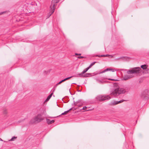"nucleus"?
<instances>
[{"instance_id":"24","label":"nucleus","mask_w":149,"mask_h":149,"mask_svg":"<svg viewBox=\"0 0 149 149\" xmlns=\"http://www.w3.org/2000/svg\"><path fill=\"white\" fill-rule=\"evenodd\" d=\"M68 113V111H65L63 113H62V114H61V115H66Z\"/></svg>"},{"instance_id":"34","label":"nucleus","mask_w":149,"mask_h":149,"mask_svg":"<svg viewBox=\"0 0 149 149\" xmlns=\"http://www.w3.org/2000/svg\"><path fill=\"white\" fill-rule=\"evenodd\" d=\"M73 107L71 108L69 110H68V112L70 111L71 110H72L73 109Z\"/></svg>"},{"instance_id":"28","label":"nucleus","mask_w":149,"mask_h":149,"mask_svg":"<svg viewBox=\"0 0 149 149\" xmlns=\"http://www.w3.org/2000/svg\"><path fill=\"white\" fill-rule=\"evenodd\" d=\"M92 74V73H86L85 75H84V76H88V77L89 76V75H91Z\"/></svg>"},{"instance_id":"4","label":"nucleus","mask_w":149,"mask_h":149,"mask_svg":"<svg viewBox=\"0 0 149 149\" xmlns=\"http://www.w3.org/2000/svg\"><path fill=\"white\" fill-rule=\"evenodd\" d=\"M141 98L144 100H147L149 98V91L146 89L141 93Z\"/></svg>"},{"instance_id":"15","label":"nucleus","mask_w":149,"mask_h":149,"mask_svg":"<svg viewBox=\"0 0 149 149\" xmlns=\"http://www.w3.org/2000/svg\"><path fill=\"white\" fill-rule=\"evenodd\" d=\"M53 95V93H51L49 95L48 97H47V99H46L45 101V102H47L50 99L51 97H52V95Z\"/></svg>"},{"instance_id":"22","label":"nucleus","mask_w":149,"mask_h":149,"mask_svg":"<svg viewBox=\"0 0 149 149\" xmlns=\"http://www.w3.org/2000/svg\"><path fill=\"white\" fill-rule=\"evenodd\" d=\"M17 138V137L14 136L12 138L9 140V141H14L15 139H16Z\"/></svg>"},{"instance_id":"45","label":"nucleus","mask_w":149,"mask_h":149,"mask_svg":"<svg viewBox=\"0 0 149 149\" xmlns=\"http://www.w3.org/2000/svg\"><path fill=\"white\" fill-rule=\"evenodd\" d=\"M79 91V92H81V90H79V91Z\"/></svg>"},{"instance_id":"11","label":"nucleus","mask_w":149,"mask_h":149,"mask_svg":"<svg viewBox=\"0 0 149 149\" xmlns=\"http://www.w3.org/2000/svg\"><path fill=\"white\" fill-rule=\"evenodd\" d=\"M84 74L82 73V72L81 73H79L78 74H77L76 76H73V77H88V76H84V75H83Z\"/></svg>"},{"instance_id":"36","label":"nucleus","mask_w":149,"mask_h":149,"mask_svg":"<svg viewBox=\"0 0 149 149\" xmlns=\"http://www.w3.org/2000/svg\"><path fill=\"white\" fill-rule=\"evenodd\" d=\"M92 66L91 65V64L87 68H88V69H89L90 68H91Z\"/></svg>"},{"instance_id":"23","label":"nucleus","mask_w":149,"mask_h":149,"mask_svg":"<svg viewBox=\"0 0 149 149\" xmlns=\"http://www.w3.org/2000/svg\"><path fill=\"white\" fill-rule=\"evenodd\" d=\"M7 112L6 109H5L3 111V114L5 115V116H6V114H7Z\"/></svg>"},{"instance_id":"2","label":"nucleus","mask_w":149,"mask_h":149,"mask_svg":"<svg viewBox=\"0 0 149 149\" xmlns=\"http://www.w3.org/2000/svg\"><path fill=\"white\" fill-rule=\"evenodd\" d=\"M141 70V68L139 67H135L128 70L127 73L128 74H139Z\"/></svg>"},{"instance_id":"25","label":"nucleus","mask_w":149,"mask_h":149,"mask_svg":"<svg viewBox=\"0 0 149 149\" xmlns=\"http://www.w3.org/2000/svg\"><path fill=\"white\" fill-rule=\"evenodd\" d=\"M72 106L74 105L77 106V103L74 101H73V103L72 104Z\"/></svg>"},{"instance_id":"41","label":"nucleus","mask_w":149,"mask_h":149,"mask_svg":"<svg viewBox=\"0 0 149 149\" xmlns=\"http://www.w3.org/2000/svg\"><path fill=\"white\" fill-rule=\"evenodd\" d=\"M53 92L52 93H53L55 91L56 89L53 88Z\"/></svg>"},{"instance_id":"39","label":"nucleus","mask_w":149,"mask_h":149,"mask_svg":"<svg viewBox=\"0 0 149 149\" xmlns=\"http://www.w3.org/2000/svg\"><path fill=\"white\" fill-rule=\"evenodd\" d=\"M81 55V54L75 53L76 55Z\"/></svg>"},{"instance_id":"40","label":"nucleus","mask_w":149,"mask_h":149,"mask_svg":"<svg viewBox=\"0 0 149 149\" xmlns=\"http://www.w3.org/2000/svg\"><path fill=\"white\" fill-rule=\"evenodd\" d=\"M120 60V57L118 58H117L116 59V60Z\"/></svg>"},{"instance_id":"1","label":"nucleus","mask_w":149,"mask_h":149,"mask_svg":"<svg viewBox=\"0 0 149 149\" xmlns=\"http://www.w3.org/2000/svg\"><path fill=\"white\" fill-rule=\"evenodd\" d=\"M126 88V89L128 91L129 90V89L127 88H125V89L121 88L113 89L111 91L110 95L112 97L118 98V96H120L121 94H123L125 93L126 92L125 90Z\"/></svg>"},{"instance_id":"6","label":"nucleus","mask_w":149,"mask_h":149,"mask_svg":"<svg viewBox=\"0 0 149 149\" xmlns=\"http://www.w3.org/2000/svg\"><path fill=\"white\" fill-rule=\"evenodd\" d=\"M125 101V100H122L118 101L113 100L111 101L109 104L111 106H113L121 103Z\"/></svg>"},{"instance_id":"42","label":"nucleus","mask_w":149,"mask_h":149,"mask_svg":"<svg viewBox=\"0 0 149 149\" xmlns=\"http://www.w3.org/2000/svg\"><path fill=\"white\" fill-rule=\"evenodd\" d=\"M111 69V71H112V72H114L115 70H114V69Z\"/></svg>"},{"instance_id":"16","label":"nucleus","mask_w":149,"mask_h":149,"mask_svg":"<svg viewBox=\"0 0 149 149\" xmlns=\"http://www.w3.org/2000/svg\"><path fill=\"white\" fill-rule=\"evenodd\" d=\"M51 8V10H52V12L51 13H49V14H48V17L47 18H49L50 17V16L52 15V14L54 13V11L55 10V8H52V7H50Z\"/></svg>"},{"instance_id":"38","label":"nucleus","mask_w":149,"mask_h":149,"mask_svg":"<svg viewBox=\"0 0 149 149\" xmlns=\"http://www.w3.org/2000/svg\"><path fill=\"white\" fill-rule=\"evenodd\" d=\"M58 85H57V84L55 85V86H54V87L53 88H56V87Z\"/></svg>"},{"instance_id":"17","label":"nucleus","mask_w":149,"mask_h":149,"mask_svg":"<svg viewBox=\"0 0 149 149\" xmlns=\"http://www.w3.org/2000/svg\"><path fill=\"white\" fill-rule=\"evenodd\" d=\"M148 66V65L146 64H144L142 65L141 66V68L143 70H146Z\"/></svg>"},{"instance_id":"32","label":"nucleus","mask_w":149,"mask_h":149,"mask_svg":"<svg viewBox=\"0 0 149 149\" xmlns=\"http://www.w3.org/2000/svg\"><path fill=\"white\" fill-rule=\"evenodd\" d=\"M109 80H112V81H117L118 80L117 79H109Z\"/></svg>"},{"instance_id":"27","label":"nucleus","mask_w":149,"mask_h":149,"mask_svg":"<svg viewBox=\"0 0 149 149\" xmlns=\"http://www.w3.org/2000/svg\"><path fill=\"white\" fill-rule=\"evenodd\" d=\"M7 12V11H3V12H1L0 13V15H2V14H3Z\"/></svg>"},{"instance_id":"46","label":"nucleus","mask_w":149,"mask_h":149,"mask_svg":"<svg viewBox=\"0 0 149 149\" xmlns=\"http://www.w3.org/2000/svg\"><path fill=\"white\" fill-rule=\"evenodd\" d=\"M72 84H75V83H73Z\"/></svg>"},{"instance_id":"31","label":"nucleus","mask_w":149,"mask_h":149,"mask_svg":"<svg viewBox=\"0 0 149 149\" xmlns=\"http://www.w3.org/2000/svg\"><path fill=\"white\" fill-rule=\"evenodd\" d=\"M97 63V62H94L91 63V65L93 66L95 63Z\"/></svg>"},{"instance_id":"26","label":"nucleus","mask_w":149,"mask_h":149,"mask_svg":"<svg viewBox=\"0 0 149 149\" xmlns=\"http://www.w3.org/2000/svg\"><path fill=\"white\" fill-rule=\"evenodd\" d=\"M50 72V70H47V71H45L44 72V73L45 74H47L49 73Z\"/></svg>"},{"instance_id":"37","label":"nucleus","mask_w":149,"mask_h":149,"mask_svg":"<svg viewBox=\"0 0 149 149\" xmlns=\"http://www.w3.org/2000/svg\"><path fill=\"white\" fill-rule=\"evenodd\" d=\"M92 66L91 65V64L87 68H88V69H89L90 68H91Z\"/></svg>"},{"instance_id":"5","label":"nucleus","mask_w":149,"mask_h":149,"mask_svg":"<svg viewBox=\"0 0 149 149\" xmlns=\"http://www.w3.org/2000/svg\"><path fill=\"white\" fill-rule=\"evenodd\" d=\"M111 98V97L109 95H99L96 97V99L100 101H102L106 100H109Z\"/></svg>"},{"instance_id":"20","label":"nucleus","mask_w":149,"mask_h":149,"mask_svg":"<svg viewBox=\"0 0 149 149\" xmlns=\"http://www.w3.org/2000/svg\"><path fill=\"white\" fill-rule=\"evenodd\" d=\"M96 80L97 82H98V83H100V84H102L104 82V81H103L102 80H100L98 79H96Z\"/></svg>"},{"instance_id":"50","label":"nucleus","mask_w":149,"mask_h":149,"mask_svg":"<svg viewBox=\"0 0 149 149\" xmlns=\"http://www.w3.org/2000/svg\"><path fill=\"white\" fill-rule=\"evenodd\" d=\"M74 98H73V99L74 100Z\"/></svg>"},{"instance_id":"43","label":"nucleus","mask_w":149,"mask_h":149,"mask_svg":"<svg viewBox=\"0 0 149 149\" xmlns=\"http://www.w3.org/2000/svg\"><path fill=\"white\" fill-rule=\"evenodd\" d=\"M0 141H3V140L0 138Z\"/></svg>"},{"instance_id":"33","label":"nucleus","mask_w":149,"mask_h":149,"mask_svg":"<svg viewBox=\"0 0 149 149\" xmlns=\"http://www.w3.org/2000/svg\"><path fill=\"white\" fill-rule=\"evenodd\" d=\"M84 58V57L83 56H78V58Z\"/></svg>"},{"instance_id":"9","label":"nucleus","mask_w":149,"mask_h":149,"mask_svg":"<svg viewBox=\"0 0 149 149\" xmlns=\"http://www.w3.org/2000/svg\"><path fill=\"white\" fill-rule=\"evenodd\" d=\"M134 77L132 75H125L123 77V80H126Z\"/></svg>"},{"instance_id":"48","label":"nucleus","mask_w":149,"mask_h":149,"mask_svg":"<svg viewBox=\"0 0 149 149\" xmlns=\"http://www.w3.org/2000/svg\"><path fill=\"white\" fill-rule=\"evenodd\" d=\"M87 110L86 111H88V110Z\"/></svg>"},{"instance_id":"12","label":"nucleus","mask_w":149,"mask_h":149,"mask_svg":"<svg viewBox=\"0 0 149 149\" xmlns=\"http://www.w3.org/2000/svg\"><path fill=\"white\" fill-rule=\"evenodd\" d=\"M96 56H97V57H105L109 56H111V58H113V56L111 55H109V54H106V55H96Z\"/></svg>"},{"instance_id":"3","label":"nucleus","mask_w":149,"mask_h":149,"mask_svg":"<svg viewBox=\"0 0 149 149\" xmlns=\"http://www.w3.org/2000/svg\"><path fill=\"white\" fill-rule=\"evenodd\" d=\"M43 119L42 116L41 114H38L34 118H32L30 121V123L33 124L36 122L38 123Z\"/></svg>"},{"instance_id":"14","label":"nucleus","mask_w":149,"mask_h":149,"mask_svg":"<svg viewBox=\"0 0 149 149\" xmlns=\"http://www.w3.org/2000/svg\"><path fill=\"white\" fill-rule=\"evenodd\" d=\"M69 98L67 96H66L64 98H63L62 99V100L63 101V102L64 103H66V102H65L66 101L67 102H68L69 101V100H68Z\"/></svg>"},{"instance_id":"19","label":"nucleus","mask_w":149,"mask_h":149,"mask_svg":"<svg viewBox=\"0 0 149 149\" xmlns=\"http://www.w3.org/2000/svg\"><path fill=\"white\" fill-rule=\"evenodd\" d=\"M111 68H107L106 69H105V70L103 71H102L101 72H100L99 73L100 74L102 73H104V72H105L107 71H111Z\"/></svg>"},{"instance_id":"49","label":"nucleus","mask_w":149,"mask_h":149,"mask_svg":"<svg viewBox=\"0 0 149 149\" xmlns=\"http://www.w3.org/2000/svg\"><path fill=\"white\" fill-rule=\"evenodd\" d=\"M24 119L22 121H24Z\"/></svg>"},{"instance_id":"21","label":"nucleus","mask_w":149,"mask_h":149,"mask_svg":"<svg viewBox=\"0 0 149 149\" xmlns=\"http://www.w3.org/2000/svg\"><path fill=\"white\" fill-rule=\"evenodd\" d=\"M89 70L88 68L85 69L82 72V73L85 74Z\"/></svg>"},{"instance_id":"7","label":"nucleus","mask_w":149,"mask_h":149,"mask_svg":"<svg viewBox=\"0 0 149 149\" xmlns=\"http://www.w3.org/2000/svg\"><path fill=\"white\" fill-rule=\"evenodd\" d=\"M60 0H52L51 2V5L50 7L52 8H55V3H58Z\"/></svg>"},{"instance_id":"10","label":"nucleus","mask_w":149,"mask_h":149,"mask_svg":"<svg viewBox=\"0 0 149 149\" xmlns=\"http://www.w3.org/2000/svg\"><path fill=\"white\" fill-rule=\"evenodd\" d=\"M73 77V76H71L70 77H68L67 78H66L64 79H63L60 82H59L58 83H57V85H59V84H61L63 82L67 80H68L69 79H70L71 78H72Z\"/></svg>"},{"instance_id":"44","label":"nucleus","mask_w":149,"mask_h":149,"mask_svg":"<svg viewBox=\"0 0 149 149\" xmlns=\"http://www.w3.org/2000/svg\"><path fill=\"white\" fill-rule=\"evenodd\" d=\"M22 122V121L21 120H19L18 121V122L20 123V122Z\"/></svg>"},{"instance_id":"47","label":"nucleus","mask_w":149,"mask_h":149,"mask_svg":"<svg viewBox=\"0 0 149 149\" xmlns=\"http://www.w3.org/2000/svg\"><path fill=\"white\" fill-rule=\"evenodd\" d=\"M78 87H79V86H79V85H78Z\"/></svg>"},{"instance_id":"29","label":"nucleus","mask_w":149,"mask_h":149,"mask_svg":"<svg viewBox=\"0 0 149 149\" xmlns=\"http://www.w3.org/2000/svg\"><path fill=\"white\" fill-rule=\"evenodd\" d=\"M87 108V107L86 106H84L83 107L82 109H81V110H85Z\"/></svg>"},{"instance_id":"8","label":"nucleus","mask_w":149,"mask_h":149,"mask_svg":"<svg viewBox=\"0 0 149 149\" xmlns=\"http://www.w3.org/2000/svg\"><path fill=\"white\" fill-rule=\"evenodd\" d=\"M77 103V106L80 107L82 106L84 103V102L82 100H79L76 102Z\"/></svg>"},{"instance_id":"30","label":"nucleus","mask_w":149,"mask_h":149,"mask_svg":"<svg viewBox=\"0 0 149 149\" xmlns=\"http://www.w3.org/2000/svg\"><path fill=\"white\" fill-rule=\"evenodd\" d=\"M146 72V73H149V69L147 68L146 70H145Z\"/></svg>"},{"instance_id":"13","label":"nucleus","mask_w":149,"mask_h":149,"mask_svg":"<svg viewBox=\"0 0 149 149\" xmlns=\"http://www.w3.org/2000/svg\"><path fill=\"white\" fill-rule=\"evenodd\" d=\"M47 122L48 124H51L54 122L55 121L54 120H51L49 119H46Z\"/></svg>"},{"instance_id":"35","label":"nucleus","mask_w":149,"mask_h":149,"mask_svg":"<svg viewBox=\"0 0 149 149\" xmlns=\"http://www.w3.org/2000/svg\"><path fill=\"white\" fill-rule=\"evenodd\" d=\"M92 66L91 65V64L87 68H88V69H89L90 68H91Z\"/></svg>"},{"instance_id":"18","label":"nucleus","mask_w":149,"mask_h":149,"mask_svg":"<svg viewBox=\"0 0 149 149\" xmlns=\"http://www.w3.org/2000/svg\"><path fill=\"white\" fill-rule=\"evenodd\" d=\"M129 58H130L126 56H122L120 57V59H122L123 60H127Z\"/></svg>"}]
</instances>
